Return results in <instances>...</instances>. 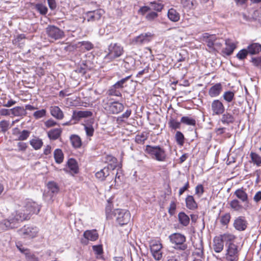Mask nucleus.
<instances>
[{"instance_id": "1", "label": "nucleus", "mask_w": 261, "mask_h": 261, "mask_svg": "<svg viewBox=\"0 0 261 261\" xmlns=\"http://www.w3.org/2000/svg\"><path fill=\"white\" fill-rule=\"evenodd\" d=\"M233 196H235L236 198L229 202V207L233 211L241 213L252 207L248 194L243 188L237 189L233 193Z\"/></svg>"}, {"instance_id": "2", "label": "nucleus", "mask_w": 261, "mask_h": 261, "mask_svg": "<svg viewBox=\"0 0 261 261\" xmlns=\"http://www.w3.org/2000/svg\"><path fill=\"white\" fill-rule=\"evenodd\" d=\"M226 246L225 261H238L241 248L237 238L231 234Z\"/></svg>"}, {"instance_id": "3", "label": "nucleus", "mask_w": 261, "mask_h": 261, "mask_svg": "<svg viewBox=\"0 0 261 261\" xmlns=\"http://www.w3.org/2000/svg\"><path fill=\"white\" fill-rule=\"evenodd\" d=\"M173 248L176 250L184 251L182 256L188 257L189 251L187 250L188 245L186 242V237L185 235L180 233H174L169 237Z\"/></svg>"}, {"instance_id": "4", "label": "nucleus", "mask_w": 261, "mask_h": 261, "mask_svg": "<svg viewBox=\"0 0 261 261\" xmlns=\"http://www.w3.org/2000/svg\"><path fill=\"white\" fill-rule=\"evenodd\" d=\"M145 151L149 154L152 159L159 162H164L167 158L166 150L163 146L160 145L151 146L147 145Z\"/></svg>"}, {"instance_id": "5", "label": "nucleus", "mask_w": 261, "mask_h": 261, "mask_svg": "<svg viewBox=\"0 0 261 261\" xmlns=\"http://www.w3.org/2000/svg\"><path fill=\"white\" fill-rule=\"evenodd\" d=\"M20 214L16 213L15 211L11 214L9 218L0 222V228L2 230H6L9 228H14L17 227V224L24 221L25 218L24 215L18 216Z\"/></svg>"}, {"instance_id": "6", "label": "nucleus", "mask_w": 261, "mask_h": 261, "mask_svg": "<svg viewBox=\"0 0 261 261\" xmlns=\"http://www.w3.org/2000/svg\"><path fill=\"white\" fill-rule=\"evenodd\" d=\"M40 210V207L37 203L33 201H29L23 207L16 210L15 212L16 213H21L18 216H23L24 215V217H26L24 219V220H26L30 218L31 215L34 214H37L39 212Z\"/></svg>"}, {"instance_id": "7", "label": "nucleus", "mask_w": 261, "mask_h": 261, "mask_svg": "<svg viewBox=\"0 0 261 261\" xmlns=\"http://www.w3.org/2000/svg\"><path fill=\"white\" fill-rule=\"evenodd\" d=\"M231 233H225L214 237L213 242V248L216 253L221 252L224 248V243L226 244L228 242L227 239H229Z\"/></svg>"}, {"instance_id": "8", "label": "nucleus", "mask_w": 261, "mask_h": 261, "mask_svg": "<svg viewBox=\"0 0 261 261\" xmlns=\"http://www.w3.org/2000/svg\"><path fill=\"white\" fill-rule=\"evenodd\" d=\"M48 39L52 42L62 39L65 36L64 31L54 25H48L45 29Z\"/></svg>"}, {"instance_id": "9", "label": "nucleus", "mask_w": 261, "mask_h": 261, "mask_svg": "<svg viewBox=\"0 0 261 261\" xmlns=\"http://www.w3.org/2000/svg\"><path fill=\"white\" fill-rule=\"evenodd\" d=\"M116 220L120 226L126 227L130 219V214L126 210L115 209Z\"/></svg>"}, {"instance_id": "10", "label": "nucleus", "mask_w": 261, "mask_h": 261, "mask_svg": "<svg viewBox=\"0 0 261 261\" xmlns=\"http://www.w3.org/2000/svg\"><path fill=\"white\" fill-rule=\"evenodd\" d=\"M153 37V35L150 32L142 33L134 38L132 40V43L136 45L146 44L152 40Z\"/></svg>"}, {"instance_id": "11", "label": "nucleus", "mask_w": 261, "mask_h": 261, "mask_svg": "<svg viewBox=\"0 0 261 261\" xmlns=\"http://www.w3.org/2000/svg\"><path fill=\"white\" fill-rule=\"evenodd\" d=\"M211 110L213 116H219L225 112V107L220 100L215 99L212 102Z\"/></svg>"}, {"instance_id": "12", "label": "nucleus", "mask_w": 261, "mask_h": 261, "mask_svg": "<svg viewBox=\"0 0 261 261\" xmlns=\"http://www.w3.org/2000/svg\"><path fill=\"white\" fill-rule=\"evenodd\" d=\"M233 225L236 230L242 231L247 228L248 222L245 217L239 216L234 219Z\"/></svg>"}, {"instance_id": "13", "label": "nucleus", "mask_w": 261, "mask_h": 261, "mask_svg": "<svg viewBox=\"0 0 261 261\" xmlns=\"http://www.w3.org/2000/svg\"><path fill=\"white\" fill-rule=\"evenodd\" d=\"M92 115V112L90 111H73L72 115V119L74 121L73 123H76L80 121L81 119L90 117Z\"/></svg>"}, {"instance_id": "14", "label": "nucleus", "mask_w": 261, "mask_h": 261, "mask_svg": "<svg viewBox=\"0 0 261 261\" xmlns=\"http://www.w3.org/2000/svg\"><path fill=\"white\" fill-rule=\"evenodd\" d=\"M104 11L102 9H98L93 11L88 12L87 14V21L93 22L99 20L102 15L104 14Z\"/></svg>"}, {"instance_id": "15", "label": "nucleus", "mask_w": 261, "mask_h": 261, "mask_svg": "<svg viewBox=\"0 0 261 261\" xmlns=\"http://www.w3.org/2000/svg\"><path fill=\"white\" fill-rule=\"evenodd\" d=\"M38 232L36 227L24 226L22 228L19 230L20 234L28 237L29 238L35 237Z\"/></svg>"}, {"instance_id": "16", "label": "nucleus", "mask_w": 261, "mask_h": 261, "mask_svg": "<svg viewBox=\"0 0 261 261\" xmlns=\"http://www.w3.org/2000/svg\"><path fill=\"white\" fill-rule=\"evenodd\" d=\"M222 91V86L221 83H217L212 86L208 90V95L211 97L218 96Z\"/></svg>"}, {"instance_id": "17", "label": "nucleus", "mask_w": 261, "mask_h": 261, "mask_svg": "<svg viewBox=\"0 0 261 261\" xmlns=\"http://www.w3.org/2000/svg\"><path fill=\"white\" fill-rule=\"evenodd\" d=\"M225 47L222 49V53L227 56L231 55L236 48V45L229 39L225 40Z\"/></svg>"}, {"instance_id": "18", "label": "nucleus", "mask_w": 261, "mask_h": 261, "mask_svg": "<svg viewBox=\"0 0 261 261\" xmlns=\"http://www.w3.org/2000/svg\"><path fill=\"white\" fill-rule=\"evenodd\" d=\"M103 107L108 114H114V100L108 97L104 101Z\"/></svg>"}, {"instance_id": "19", "label": "nucleus", "mask_w": 261, "mask_h": 261, "mask_svg": "<svg viewBox=\"0 0 261 261\" xmlns=\"http://www.w3.org/2000/svg\"><path fill=\"white\" fill-rule=\"evenodd\" d=\"M67 166L69 169V172L73 175L79 172V167L76 161L72 158L69 159L67 163Z\"/></svg>"}, {"instance_id": "20", "label": "nucleus", "mask_w": 261, "mask_h": 261, "mask_svg": "<svg viewBox=\"0 0 261 261\" xmlns=\"http://www.w3.org/2000/svg\"><path fill=\"white\" fill-rule=\"evenodd\" d=\"M222 115V117L220 119V121L223 124L229 125L233 123L236 120L234 116L231 114L226 112L223 113Z\"/></svg>"}, {"instance_id": "21", "label": "nucleus", "mask_w": 261, "mask_h": 261, "mask_svg": "<svg viewBox=\"0 0 261 261\" xmlns=\"http://www.w3.org/2000/svg\"><path fill=\"white\" fill-rule=\"evenodd\" d=\"M51 115L57 119L61 120L64 117V114L58 106H52L50 108Z\"/></svg>"}, {"instance_id": "22", "label": "nucleus", "mask_w": 261, "mask_h": 261, "mask_svg": "<svg viewBox=\"0 0 261 261\" xmlns=\"http://www.w3.org/2000/svg\"><path fill=\"white\" fill-rule=\"evenodd\" d=\"M216 36L215 35H210L208 33L203 34V40L206 42L207 46L210 48H213L214 42L216 40Z\"/></svg>"}, {"instance_id": "23", "label": "nucleus", "mask_w": 261, "mask_h": 261, "mask_svg": "<svg viewBox=\"0 0 261 261\" xmlns=\"http://www.w3.org/2000/svg\"><path fill=\"white\" fill-rule=\"evenodd\" d=\"M186 204L187 207L191 210H194L198 207L197 202L195 201L193 196L188 195L186 198Z\"/></svg>"}, {"instance_id": "24", "label": "nucleus", "mask_w": 261, "mask_h": 261, "mask_svg": "<svg viewBox=\"0 0 261 261\" xmlns=\"http://www.w3.org/2000/svg\"><path fill=\"white\" fill-rule=\"evenodd\" d=\"M249 54L255 55L261 51V44L258 43H252L247 46Z\"/></svg>"}, {"instance_id": "25", "label": "nucleus", "mask_w": 261, "mask_h": 261, "mask_svg": "<svg viewBox=\"0 0 261 261\" xmlns=\"http://www.w3.org/2000/svg\"><path fill=\"white\" fill-rule=\"evenodd\" d=\"M27 112L23 107H16L11 109V114L15 116L23 117L27 115Z\"/></svg>"}, {"instance_id": "26", "label": "nucleus", "mask_w": 261, "mask_h": 261, "mask_svg": "<svg viewBox=\"0 0 261 261\" xmlns=\"http://www.w3.org/2000/svg\"><path fill=\"white\" fill-rule=\"evenodd\" d=\"M62 129L61 128H54L48 132L47 136L50 140H56L60 137Z\"/></svg>"}, {"instance_id": "27", "label": "nucleus", "mask_w": 261, "mask_h": 261, "mask_svg": "<svg viewBox=\"0 0 261 261\" xmlns=\"http://www.w3.org/2000/svg\"><path fill=\"white\" fill-rule=\"evenodd\" d=\"M84 237L87 240L94 241L98 239V234L95 230H86L84 233Z\"/></svg>"}, {"instance_id": "28", "label": "nucleus", "mask_w": 261, "mask_h": 261, "mask_svg": "<svg viewBox=\"0 0 261 261\" xmlns=\"http://www.w3.org/2000/svg\"><path fill=\"white\" fill-rule=\"evenodd\" d=\"M168 17L170 20L173 22H177L180 19L179 14L173 8H171L168 10Z\"/></svg>"}, {"instance_id": "29", "label": "nucleus", "mask_w": 261, "mask_h": 261, "mask_svg": "<svg viewBox=\"0 0 261 261\" xmlns=\"http://www.w3.org/2000/svg\"><path fill=\"white\" fill-rule=\"evenodd\" d=\"M178 218L179 223L184 226H187L190 223L189 217L184 212H180L178 214Z\"/></svg>"}, {"instance_id": "30", "label": "nucleus", "mask_w": 261, "mask_h": 261, "mask_svg": "<svg viewBox=\"0 0 261 261\" xmlns=\"http://www.w3.org/2000/svg\"><path fill=\"white\" fill-rule=\"evenodd\" d=\"M30 144L35 150H38L42 147L43 143L41 139L35 137L30 140Z\"/></svg>"}, {"instance_id": "31", "label": "nucleus", "mask_w": 261, "mask_h": 261, "mask_svg": "<svg viewBox=\"0 0 261 261\" xmlns=\"http://www.w3.org/2000/svg\"><path fill=\"white\" fill-rule=\"evenodd\" d=\"M132 113L130 109H127L126 111L121 115L117 117L116 121L118 124L125 122Z\"/></svg>"}, {"instance_id": "32", "label": "nucleus", "mask_w": 261, "mask_h": 261, "mask_svg": "<svg viewBox=\"0 0 261 261\" xmlns=\"http://www.w3.org/2000/svg\"><path fill=\"white\" fill-rule=\"evenodd\" d=\"M54 156L55 161L57 164H61L63 162L64 159V154L61 149H55L54 152Z\"/></svg>"}, {"instance_id": "33", "label": "nucleus", "mask_w": 261, "mask_h": 261, "mask_svg": "<svg viewBox=\"0 0 261 261\" xmlns=\"http://www.w3.org/2000/svg\"><path fill=\"white\" fill-rule=\"evenodd\" d=\"M112 199H110L108 200V204L106 207V214L107 219H112L114 215L112 212L113 204Z\"/></svg>"}, {"instance_id": "34", "label": "nucleus", "mask_w": 261, "mask_h": 261, "mask_svg": "<svg viewBox=\"0 0 261 261\" xmlns=\"http://www.w3.org/2000/svg\"><path fill=\"white\" fill-rule=\"evenodd\" d=\"M118 62L121 64L122 70L125 72L127 71V70H131L135 63L134 61H133V60H131V64H130L129 62L125 61L124 60H119Z\"/></svg>"}, {"instance_id": "35", "label": "nucleus", "mask_w": 261, "mask_h": 261, "mask_svg": "<svg viewBox=\"0 0 261 261\" xmlns=\"http://www.w3.org/2000/svg\"><path fill=\"white\" fill-rule=\"evenodd\" d=\"M180 122L187 125L195 126L196 124L194 118L189 116H183L181 118Z\"/></svg>"}, {"instance_id": "36", "label": "nucleus", "mask_w": 261, "mask_h": 261, "mask_svg": "<svg viewBox=\"0 0 261 261\" xmlns=\"http://www.w3.org/2000/svg\"><path fill=\"white\" fill-rule=\"evenodd\" d=\"M70 141L73 146L75 148L80 147L82 145L81 138L77 135H72L70 137Z\"/></svg>"}, {"instance_id": "37", "label": "nucleus", "mask_w": 261, "mask_h": 261, "mask_svg": "<svg viewBox=\"0 0 261 261\" xmlns=\"http://www.w3.org/2000/svg\"><path fill=\"white\" fill-rule=\"evenodd\" d=\"M181 123L178 121H177L176 120L172 118H171L168 122L169 127L172 129H179L180 128V124Z\"/></svg>"}, {"instance_id": "38", "label": "nucleus", "mask_w": 261, "mask_h": 261, "mask_svg": "<svg viewBox=\"0 0 261 261\" xmlns=\"http://www.w3.org/2000/svg\"><path fill=\"white\" fill-rule=\"evenodd\" d=\"M162 248V244L159 241L153 242L150 245V251L151 252H160L161 251Z\"/></svg>"}, {"instance_id": "39", "label": "nucleus", "mask_w": 261, "mask_h": 261, "mask_svg": "<svg viewBox=\"0 0 261 261\" xmlns=\"http://www.w3.org/2000/svg\"><path fill=\"white\" fill-rule=\"evenodd\" d=\"M130 75L125 76L115 83V89L122 88L124 87L126 82L130 79Z\"/></svg>"}, {"instance_id": "40", "label": "nucleus", "mask_w": 261, "mask_h": 261, "mask_svg": "<svg viewBox=\"0 0 261 261\" xmlns=\"http://www.w3.org/2000/svg\"><path fill=\"white\" fill-rule=\"evenodd\" d=\"M250 157L254 164L257 166H261V156L255 152H251Z\"/></svg>"}, {"instance_id": "41", "label": "nucleus", "mask_w": 261, "mask_h": 261, "mask_svg": "<svg viewBox=\"0 0 261 261\" xmlns=\"http://www.w3.org/2000/svg\"><path fill=\"white\" fill-rule=\"evenodd\" d=\"M175 138L177 143L178 145L181 146L183 145L185 141V137L181 132L177 131L176 132Z\"/></svg>"}, {"instance_id": "42", "label": "nucleus", "mask_w": 261, "mask_h": 261, "mask_svg": "<svg viewBox=\"0 0 261 261\" xmlns=\"http://www.w3.org/2000/svg\"><path fill=\"white\" fill-rule=\"evenodd\" d=\"M148 136L146 133L143 132L140 135H137L135 137V141L138 144H143L147 139Z\"/></svg>"}, {"instance_id": "43", "label": "nucleus", "mask_w": 261, "mask_h": 261, "mask_svg": "<svg viewBox=\"0 0 261 261\" xmlns=\"http://www.w3.org/2000/svg\"><path fill=\"white\" fill-rule=\"evenodd\" d=\"M19 136L16 140H26L29 137L30 132L28 130H23L22 132L18 131Z\"/></svg>"}, {"instance_id": "44", "label": "nucleus", "mask_w": 261, "mask_h": 261, "mask_svg": "<svg viewBox=\"0 0 261 261\" xmlns=\"http://www.w3.org/2000/svg\"><path fill=\"white\" fill-rule=\"evenodd\" d=\"M88 69H89L87 65L86 62L84 61L80 66L77 67L75 71L84 75L87 72Z\"/></svg>"}, {"instance_id": "45", "label": "nucleus", "mask_w": 261, "mask_h": 261, "mask_svg": "<svg viewBox=\"0 0 261 261\" xmlns=\"http://www.w3.org/2000/svg\"><path fill=\"white\" fill-rule=\"evenodd\" d=\"M234 97V93L231 91H227L224 93L223 97L224 99L227 102L232 101Z\"/></svg>"}, {"instance_id": "46", "label": "nucleus", "mask_w": 261, "mask_h": 261, "mask_svg": "<svg viewBox=\"0 0 261 261\" xmlns=\"http://www.w3.org/2000/svg\"><path fill=\"white\" fill-rule=\"evenodd\" d=\"M48 188L53 194L57 193L59 191V187L57 183L54 181H49L47 184Z\"/></svg>"}, {"instance_id": "47", "label": "nucleus", "mask_w": 261, "mask_h": 261, "mask_svg": "<svg viewBox=\"0 0 261 261\" xmlns=\"http://www.w3.org/2000/svg\"><path fill=\"white\" fill-rule=\"evenodd\" d=\"M231 216L229 213H225L220 218V223L222 225H227L230 220Z\"/></svg>"}, {"instance_id": "48", "label": "nucleus", "mask_w": 261, "mask_h": 261, "mask_svg": "<svg viewBox=\"0 0 261 261\" xmlns=\"http://www.w3.org/2000/svg\"><path fill=\"white\" fill-rule=\"evenodd\" d=\"M35 8L42 15H45L48 10L47 8L42 4H37Z\"/></svg>"}, {"instance_id": "49", "label": "nucleus", "mask_w": 261, "mask_h": 261, "mask_svg": "<svg viewBox=\"0 0 261 261\" xmlns=\"http://www.w3.org/2000/svg\"><path fill=\"white\" fill-rule=\"evenodd\" d=\"M248 54L249 53L247 49H242L239 51V53L237 54L236 57L240 60H243L246 58Z\"/></svg>"}, {"instance_id": "50", "label": "nucleus", "mask_w": 261, "mask_h": 261, "mask_svg": "<svg viewBox=\"0 0 261 261\" xmlns=\"http://www.w3.org/2000/svg\"><path fill=\"white\" fill-rule=\"evenodd\" d=\"M181 3L183 7L187 10L191 9L193 5L192 0H181Z\"/></svg>"}, {"instance_id": "51", "label": "nucleus", "mask_w": 261, "mask_h": 261, "mask_svg": "<svg viewBox=\"0 0 261 261\" xmlns=\"http://www.w3.org/2000/svg\"><path fill=\"white\" fill-rule=\"evenodd\" d=\"M150 5L152 9L158 12L161 11L163 8V5L162 4L155 2H151Z\"/></svg>"}, {"instance_id": "52", "label": "nucleus", "mask_w": 261, "mask_h": 261, "mask_svg": "<svg viewBox=\"0 0 261 261\" xmlns=\"http://www.w3.org/2000/svg\"><path fill=\"white\" fill-rule=\"evenodd\" d=\"M158 16V14L155 12H149L145 16L148 21H153Z\"/></svg>"}, {"instance_id": "53", "label": "nucleus", "mask_w": 261, "mask_h": 261, "mask_svg": "<svg viewBox=\"0 0 261 261\" xmlns=\"http://www.w3.org/2000/svg\"><path fill=\"white\" fill-rule=\"evenodd\" d=\"M84 125L86 135L89 137L92 136L94 131L93 126L91 125H87L86 124H84Z\"/></svg>"}, {"instance_id": "54", "label": "nucleus", "mask_w": 261, "mask_h": 261, "mask_svg": "<svg viewBox=\"0 0 261 261\" xmlns=\"http://www.w3.org/2000/svg\"><path fill=\"white\" fill-rule=\"evenodd\" d=\"M46 114V110L42 109L41 110L37 111L34 112L33 116L36 119H39L43 117Z\"/></svg>"}, {"instance_id": "55", "label": "nucleus", "mask_w": 261, "mask_h": 261, "mask_svg": "<svg viewBox=\"0 0 261 261\" xmlns=\"http://www.w3.org/2000/svg\"><path fill=\"white\" fill-rule=\"evenodd\" d=\"M9 122L6 120H3L0 122V128L1 131L5 133L9 128Z\"/></svg>"}, {"instance_id": "56", "label": "nucleus", "mask_w": 261, "mask_h": 261, "mask_svg": "<svg viewBox=\"0 0 261 261\" xmlns=\"http://www.w3.org/2000/svg\"><path fill=\"white\" fill-rule=\"evenodd\" d=\"M176 208V204L175 201H172L170 204V206L168 209V213L172 216L175 214V212Z\"/></svg>"}, {"instance_id": "57", "label": "nucleus", "mask_w": 261, "mask_h": 261, "mask_svg": "<svg viewBox=\"0 0 261 261\" xmlns=\"http://www.w3.org/2000/svg\"><path fill=\"white\" fill-rule=\"evenodd\" d=\"M105 171H107L106 167H105L103 169L95 173V176L96 178L101 180H103L105 178Z\"/></svg>"}, {"instance_id": "58", "label": "nucleus", "mask_w": 261, "mask_h": 261, "mask_svg": "<svg viewBox=\"0 0 261 261\" xmlns=\"http://www.w3.org/2000/svg\"><path fill=\"white\" fill-rule=\"evenodd\" d=\"M92 248L95 254L97 255H100L103 253V249L101 245L93 246Z\"/></svg>"}, {"instance_id": "59", "label": "nucleus", "mask_w": 261, "mask_h": 261, "mask_svg": "<svg viewBox=\"0 0 261 261\" xmlns=\"http://www.w3.org/2000/svg\"><path fill=\"white\" fill-rule=\"evenodd\" d=\"M204 192V188L202 185H197L195 188V194L200 197Z\"/></svg>"}, {"instance_id": "60", "label": "nucleus", "mask_w": 261, "mask_h": 261, "mask_svg": "<svg viewBox=\"0 0 261 261\" xmlns=\"http://www.w3.org/2000/svg\"><path fill=\"white\" fill-rule=\"evenodd\" d=\"M81 45L87 50L91 49L93 47V44L88 41H82L80 42Z\"/></svg>"}, {"instance_id": "61", "label": "nucleus", "mask_w": 261, "mask_h": 261, "mask_svg": "<svg viewBox=\"0 0 261 261\" xmlns=\"http://www.w3.org/2000/svg\"><path fill=\"white\" fill-rule=\"evenodd\" d=\"M123 53V47L115 44V58L120 56Z\"/></svg>"}, {"instance_id": "62", "label": "nucleus", "mask_w": 261, "mask_h": 261, "mask_svg": "<svg viewBox=\"0 0 261 261\" xmlns=\"http://www.w3.org/2000/svg\"><path fill=\"white\" fill-rule=\"evenodd\" d=\"M124 109V106L122 103L115 101V113H119Z\"/></svg>"}, {"instance_id": "63", "label": "nucleus", "mask_w": 261, "mask_h": 261, "mask_svg": "<svg viewBox=\"0 0 261 261\" xmlns=\"http://www.w3.org/2000/svg\"><path fill=\"white\" fill-rule=\"evenodd\" d=\"M18 151H25L27 149L28 146L26 143L19 142L17 143Z\"/></svg>"}, {"instance_id": "64", "label": "nucleus", "mask_w": 261, "mask_h": 261, "mask_svg": "<svg viewBox=\"0 0 261 261\" xmlns=\"http://www.w3.org/2000/svg\"><path fill=\"white\" fill-rule=\"evenodd\" d=\"M252 62L256 67L261 68V58H252Z\"/></svg>"}]
</instances>
